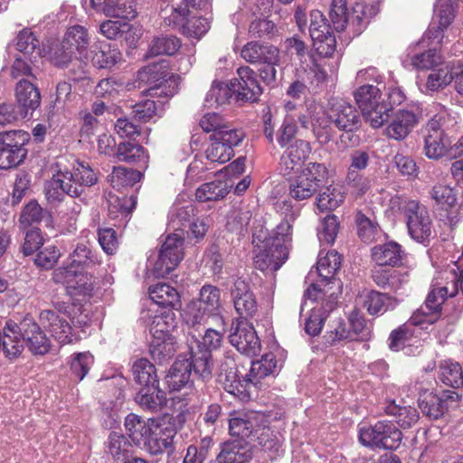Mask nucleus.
<instances>
[{
  "mask_svg": "<svg viewBox=\"0 0 463 463\" xmlns=\"http://www.w3.org/2000/svg\"><path fill=\"white\" fill-rule=\"evenodd\" d=\"M127 433L133 443L151 455L174 450V438L177 433V420L169 413L145 421L136 414L125 420Z\"/></svg>",
  "mask_w": 463,
  "mask_h": 463,
  "instance_id": "1",
  "label": "nucleus"
},
{
  "mask_svg": "<svg viewBox=\"0 0 463 463\" xmlns=\"http://www.w3.org/2000/svg\"><path fill=\"white\" fill-rule=\"evenodd\" d=\"M294 220V214H291L289 219L283 220L271 232L262 226L255 227L252 245L256 269L272 273L288 260Z\"/></svg>",
  "mask_w": 463,
  "mask_h": 463,
  "instance_id": "2",
  "label": "nucleus"
},
{
  "mask_svg": "<svg viewBox=\"0 0 463 463\" xmlns=\"http://www.w3.org/2000/svg\"><path fill=\"white\" fill-rule=\"evenodd\" d=\"M56 173L44 185L46 200L50 203H60L65 195L87 203L86 190L98 183V173L83 161H74L70 168L61 161L56 163Z\"/></svg>",
  "mask_w": 463,
  "mask_h": 463,
  "instance_id": "3",
  "label": "nucleus"
},
{
  "mask_svg": "<svg viewBox=\"0 0 463 463\" xmlns=\"http://www.w3.org/2000/svg\"><path fill=\"white\" fill-rule=\"evenodd\" d=\"M274 416L273 419H276ZM272 420L270 413L249 410L245 412H234L229 420V431L232 436L241 439L257 441L261 450L268 454L270 460L279 456L281 441L278 433L269 427Z\"/></svg>",
  "mask_w": 463,
  "mask_h": 463,
  "instance_id": "4",
  "label": "nucleus"
},
{
  "mask_svg": "<svg viewBox=\"0 0 463 463\" xmlns=\"http://www.w3.org/2000/svg\"><path fill=\"white\" fill-rule=\"evenodd\" d=\"M354 96L363 117L373 128H381L388 121L391 106L386 103L377 86L364 84L354 91Z\"/></svg>",
  "mask_w": 463,
  "mask_h": 463,
  "instance_id": "5",
  "label": "nucleus"
},
{
  "mask_svg": "<svg viewBox=\"0 0 463 463\" xmlns=\"http://www.w3.org/2000/svg\"><path fill=\"white\" fill-rule=\"evenodd\" d=\"M135 381L142 385L135 396L138 405H165L167 399L158 388L156 368L147 359L136 361L132 366Z\"/></svg>",
  "mask_w": 463,
  "mask_h": 463,
  "instance_id": "6",
  "label": "nucleus"
},
{
  "mask_svg": "<svg viewBox=\"0 0 463 463\" xmlns=\"http://www.w3.org/2000/svg\"><path fill=\"white\" fill-rule=\"evenodd\" d=\"M327 174V168L324 164H307L300 173L288 180V195L296 201L311 198L324 186Z\"/></svg>",
  "mask_w": 463,
  "mask_h": 463,
  "instance_id": "7",
  "label": "nucleus"
},
{
  "mask_svg": "<svg viewBox=\"0 0 463 463\" xmlns=\"http://www.w3.org/2000/svg\"><path fill=\"white\" fill-rule=\"evenodd\" d=\"M359 440L367 448L395 450L402 443V433L392 422L378 420L359 430Z\"/></svg>",
  "mask_w": 463,
  "mask_h": 463,
  "instance_id": "8",
  "label": "nucleus"
},
{
  "mask_svg": "<svg viewBox=\"0 0 463 463\" xmlns=\"http://www.w3.org/2000/svg\"><path fill=\"white\" fill-rule=\"evenodd\" d=\"M173 74L168 71V65L165 61L156 63H150L137 73L138 88L149 86L146 90L150 97H173L176 93L175 87L165 86L171 80Z\"/></svg>",
  "mask_w": 463,
  "mask_h": 463,
  "instance_id": "9",
  "label": "nucleus"
},
{
  "mask_svg": "<svg viewBox=\"0 0 463 463\" xmlns=\"http://www.w3.org/2000/svg\"><path fill=\"white\" fill-rule=\"evenodd\" d=\"M29 140V133L23 130L0 133V169L16 167L24 162Z\"/></svg>",
  "mask_w": 463,
  "mask_h": 463,
  "instance_id": "10",
  "label": "nucleus"
},
{
  "mask_svg": "<svg viewBox=\"0 0 463 463\" xmlns=\"http://www.w3.org/2000/svg\"><path fill=\"white\" fill-rule=\"evenodd\" d=\"M184 238L178 233L167 235L159 250L153 272L156 277L169 275L184 258Z\"/></svg>",
  "mask_w": 463,
  "mask_h": 463,
  "instance_id": "11",
  "label": "nucleus"
},
{
  "mask_svg": "<svg viewBox=\"0 0 463 463\" xmlns=\"http://www.w3.org/2000/svg\"><path fill=\"white\" fill-rule=\"evenodd\" d=\"M164 22L168 26L177 28L182 34L194 38L202 37L210 28L206 18L192 16L188 6L182 5L173 7L171 15L164 17Z\"/></svg>",
  "mask_w": 463,
  "mask_h": 463,
  "instance_id": "12",
  "label": "nucleus"
},
{
  "mask_svg": "<svg viewBox=\"0 0 463 463\" xmlns=\"http://www.w3.org/2000/svg\"><path fill=\"white\" fill-rule=\"evenodd\" d=\"M244 138L241 130L221 131L209 137L210 144L205 150L208 160L224 164L234 155L233 147Z\"/></svg>",
  "mask_w": 463,
  "mask_h": 463,
  "instance_id": "13",
  "label": "nucleus"
},
{
  "mask_svg": "<svg viewBox=\"0 0 463 463\" xmlns=\"http://www.w3.org/2000/svg\"><path fill=\"white\" fill-rule=\"evenodd\" d=\"M404 214L410 235L417 241L425 242L432 234V222L428 209L417 201H409Z\"/></svg>",
  "mask_w": 463,
  "mask_h": 463,
  "instance_id": "14",
  "label": "nucleus"
},
{
  "mask_svg": "<svg viewBox=\"0 0 463 463\" xmlns=\"http://www.w3.org/2000/svg\"><path fill=\"white\" fill-rule=\"evenodd\" d=\"M328 116L339 131L356 132L363 126L361 112L352 104L338 99L328 103Z\"/></svg>",
  "mask_w": 463,
  "mask_h": 463,
  "instance_id": "15",
  "label": "nucleus"
},
{
  "mask_svg": "<svg viewBox=\"0 0 463 463\" xmlns=\"http://www.w3.org/2000/svg\"><path fill=\"white\" fill-rule=\"evenodd\" d=\"M341 267V256L335 250H331L326 256L320 257L317 269L320 277V283L311 284L306 290V297L309 299L317 300L320 294L326 295L329 284L335 282V275Z\"/></svg>",
  "mask_w": 463,
  "mask_h": 463,
  "instance_id": "16",
  "label": "nucleus"
},
{
  "mask_svg": "<svg viewBox=\"0 0 463 463\" xmlns=\"http://www.w3.org/2000/svg\"><path fill=\"white\" fill-rule=\"evenodd\" d=\"M238 78L232 80L236 102H255L262 93L256 71L249 66L237 70Z\"/></svg>",
  "mask_w": 463,
  "mask_h": 463,
  "instance_id": "17",
  "label": "nucleus"
},
{
  "mask_svg": "<svg viewBox=\"0 0 463 463\" xmlns=\"http://www.w3.org/2000/svg\"><path fill=\"white\" fill-rule=\"evenodd\" d=\"M230 343L236 349L248 356L258 355L261 349L260 338L253 326L248 321L238 320L236 326L232 323Z\"/></svg>",
  "mask_w": 463,
  "mask_h": 463,
  "instance_id": "18",
  "label": "nucleus"
},
{
  "mask_svg": "<svg viewBox=\"0 0 463 463\" xmlns=\"http://www.w3.org/2000/svg\"><path fill=\"white\" fill-rule=\"evenodd\" d=\"M449 297L441 291L439 283L432 285L424 305H422L411 317L413 325H432L441 317L442 305Z\"/></svg>",
  "mask_w": 463,
  "mask_h": 463,
  "instance_id": "19",
  "label": "nucleus"
},
{
  "mask_svg": "<svg viewBox=\"0 0 463 463\" xmlns=\"http://www.w3.org/2000/svg\"><path fill=\"white\" fill-rule=\"evenodd\" d=\"M19 328L24 343L32 354L43 355L50 351V339L31 316L27 315L20 321Z\"/></svg>",
  "mask_w": 463,
  "mask_h": 463,
  "instance_id": "20",
  "label": "nucleus"
},
{
  "mask_svg": "<svg viewBox=\"0 0 463 463\" xmlns=\"http://www.w3.org/2000/svg\"><path fill=\"white\" fill-rule=\"evenodd\" d=\"M232 298L236 312L241 320L247 321L258 313L256 297L249 283L242 279H236L232 288Z\"/></svg>",
  "mask_w": 463,
  "mask_h": 463,
  "instance_id": "21",
  "label": "nucleus"
},
{
  "mask_svg": "<svg viewBox=\"0 0 463 463\" xmlns=\"http://www.w3.org/2000/svg\"><path fill=\"white\" fill-rule=\"evenodd\" d=\"M309 142L297 139L284 151L279 161V169L283 175H288L303 165L311 153Z\"/></svg>",
  "mask_w": 463,
  "mask_h": 463,
  "instance_id": "22",
  "label": "nucleus"
},
{
  "mask_svg": "<svg viewBox=\"0 0 463 463\" xmlns=\"http://www.w3.org/2000/svg\"><path fill=\"white\" fill-rule=\"evenodd\" d=\"M424 152L426 156L431 159H439L447 151L449 142L441 129L439 121L430 120L423 129Z\"/></svg>",
  "mask_w": 463,
  "mask_h": 463,
  "instance_id": "23",
  "label": "nucleus"
},
{
  "mask_svg": "<svg viewBox=\"0 0 463 463\" xmlns=\"http://www.w3.org/2000/svg\"><path fill=\"white\" fill-rule=\"evenodd\" d=\"M16 106L28 118L39 108L41 93L37 86L28 79H21L14 88Z\"/></svg>",
  "mask_w": 463,
  "mask_h": 463,
  "instance_id": "24",
  "label": "nucleus"
},
{
  "mask_svg": "<svg viewBox=\"0 0 463 463\" xmlns=\"http://www.w3.org/2000/svg\"><path fill=\"white\" fill-rule=\"evenodd\" d=\"M42 326L49 331L51 335L61 345L72 342V328L69 322L61 317L55 311L46 309L39 315Z\"/></svg>",
  "mask_w": 463,
  "mask_h": 463,
  "instance_id": "25",
  "label": "nucleus"
},
{
  "mask_svg": "<svg viewBox=\"0 0 463 463\" xmlns=\"http://www.w3.org/2000/svg\"><path fill=\"white\" fill-rule=\"evenodd\" d=\"M241 56L251 64L270 63L276 58H279V49L269 43L251 41L247 43L241 50Z\"/></svg>",
  "mask_w": 463,
  "mask_h": 463,
  "instance_id": "26",
  "label": "nucleus"
},
{
  "mask_svg": "<svg viewBox=\"0 0 463 463\" xmlns=\"http://www.w3.org/2000/svg\"><path fill=\"white\" fill-rule=\"evenodd\" d=\"M83 270L69 263L60 267L52 272V279L57 284L64 285L68 289L75 290L78 294H84L90 290V286L84 281Z\"/></svg>",
  "mask_w": 463,
  "mask_h": 463,
  "instance_id": "27",
  "label": "nucleus"
},
{
  "mask_svg": "<svg viewBox=\"0 0 463 463\" xmlns=\"http://www.w3.org/2000/svg\"><path fill=\"white\" fill-rule=\"evenodd\" d=\"M408 273L397 269L375 267L372 269L373 281L382 289L390 293H395L408 283Z\"/></svg>",
  "mask_w": 463,
  "mask_h": 463,
  "instance_id": "28",
  "label": "nucleus"
},
{
  "mask_svg": "<svg viewBox=\"0 0 463 463\" xmlns=\"http://www.w3.org/2000/svg\"><path fill=\"white\" fill-rule=\"evenodd\" d=\"M417 123L418 118L415 113L410 110H399L387 126L385 134L389 138L403 140L412 131Z\"/></svg>",
  "mask_w": 463,
  "mask_h": 463,
  "instance_id": "29",
  "label": "nucleus"
},
{
  "mask_svg": "<svg viewBox=\"0 0 463 463\" xmlns=\"http://www.w3.org/2000/svg\"><path fill=\"white\" fill-rule=\"evenodd\" d=\"M404 252L402 246L395 241L379 244L372 249V259L377 267L397 266L402 263Z\"/></svg>",
  "mask_w": 463,
  "mask_h": 463,
  "instance_id": "30",
  "label": "nucleus"
},
{
  "mask_svg": "<svg viewBox=\"0 0 463 463\" xmlns=\"http://www.w3.org/2000/svg\"><path fill=\"white\" fill-rule=\"evenodd\" d=\"M90 5L97 12L107 16L131 20L137 14L134 6L127 5L123 0H90Z\"/></svg>",
  "mask_w": 463,
  "mask_h": 463,
  "instance_id": "31",
  "label": "nucleus"
},
{
  "mask_svg": "<svg viewBox=\"0 0 463 463\" xmlns=\"http://www.w3.org/2000/svg\"><path fill=\"white\" fill-rule=\"evenodd\" d=\"M150 298L159 307L166 309L178 310L181 307L177 290L166 283H158L149 288Z\"/></svg>",
  "mask_w": 463,
  "mask_h": 463,
  "instance_id": "32",
  "label": "nucleus"
},
{
  "mask_svg": "<svg viewBox=\"0 0 463 463\" xmlns=\"http://www.w3.org/2000/svg\"><path fill=\"white\" fill-rule=\"evenodd\" d=\"M191 364L190 359L185 358H178L172 364L165 377L167 385L170 388V394L190 383L192 374Z\"/></svg>",
  "mask_w": 463,
  "mask_h": 463,
  "instance_id": "33",
  "label": "nucleus"
},
{
  "mask_svg": "<svg viewBox=\"0 0 463 463\" xmlns=\"http://www.w3.org/2000/svg\"><path fill=\"white\" fill-rule=\"evenodd\" d=\"M90 44V37L87 29L81 25H74L70 27L63 38L62 48L72 50L80 56L88 58V47Z\"/></svg>",
  "mask_w": 463,
  "mask_h": 463,
  "instance_id": "34",
  "label": "nucleus"
},
{
  "mask_svg": "<svg viewBox=\"0 0 463 463\" xmlns=\"http://www.w3.org/2000/svg\"><path fill=\"white\" fill-rule=\"evenodd\" d=\"M241 440L227 443L217 457L219 463H246L251 458V451Z\"/></svg>",
  "mask_w": 463,
  "mask_h": 463,
  "instance_id": "35",
  "label": "nucleus"
},
{
  "mask_svg": "<svg viewBox=\"0 0 463 463\" xmlns=\"http://www.w3.org/2000/svg\"><path fill=\"white\" fill-rule=\"evenodd\" d=\"M277 367V360L273 354H264L260 360L252 361L245 381L256 385L261 379L274 373Z\"/></svg>",
  "mask_w": 463,
  "mask_h": 463,
  "instance_id": "36",
  "label": "nucleus"
},
{
  "mask_svg": "<svg viewBox=\"0 0 463 463\" xmlns=\"http://www.w3.org/2000/svg\"><path fill=\"white\" fill-rule=\"evenodd\" d=\"M181 47V40L175 35H161L155 37L149 44L146 59L159 55H174Z\"/></svg>",
  "mask_w": 463,
  "mask_h": 463,
  "instance_id": "37",
  "label": "nucleus"
},
{
  "mask_svg": "<svg viewBox=\"0 0 463 463\" xmlns=\"http://www.w3.org/2000/svg\"><path fill=\"white\" fill-rule=\"evenodd\" d=\"M152 337L149 352L156 362L162 364L175 354L176 351L175 336L152 335Z\"/></svg>",
  "mask_w": 463,
  "mask_h": 463,
  "instance_id": "38",
  "label": "nucleus"
},
{
  "mask_svg": "<svg viewBox=\"0 0 463 463\" xmlns=\"http://www.w3.org/2000/svg\"><path fill=\"white\" fill-rule=\"evenodd\" d=\"M177 325L175 312L166 309L155 316L150 326V333L152 335L174 336L173 333L176 330Z\"/></svg>",
  "mask_w": 463,
  "mask_h": 463,
  "instance_id": "39",
  "label": "nucleus"
},
{
  "mask_svg": "<svg viewBox=\"0 0 463 463\" xmlns=\"http://www.w3.org/2000/svg\"><path fill=\"white\" fill-rule=\"evenodd\" d=\"M232 99H235L232 81L214 80L205 96V103L208 107H217L229 103Z\"/></svg>",
  "mask_w": 463,
  "mask_h": 463,
  "instance_id": "40",
  "label": "nucleus"
},
{
  "mask_svg": "<svg viewBox=\"0 0 463 463\" xmlns=\"http://www.w3.org/2000/svg\"><path fill=\"white\" fill-rule=\"evenodd\" d=\"M70 263L76 268L84 270L94 267L99 263V260L95 252L92 251L88 241L78 242L73 251L69 257Z\"/></svg>",
  "mask_w": 463,
  "mask_h": 463,
  "instance_id": "41",
  "label": "nucleus"
},
{
  "mask_svg": "<svg viewBox=\"0 0 463 463\" xmlns=\"http://www.w3.org/2000/svg\"><path fill=\"white\" fill-rule=\"evenodd\" d=\"M116 158L118 162L146 165L147 156L142 146L133 142H121L118 146Z\"/></svg>",
  "mask_w": 463,
  "mask_h": 463,
  "instance_id": "42",
  "label": "nucleus"
},
{
  "mask_svg": "<svg viewBox=\"0 0 463 463\" xmlns=\"http://www.w3.org/2000/svg\"><path fill=\"white\" fill-rule=\"evenodd\" d=\"M119 50L109 43H101L91 58L92 64L99 69H109L121 61Z\"/></svg>",
  "mask_w": 463,
  "mask_h": 463,
  "instance_id": "43",
  "label": "nucleus"
},
{
  "mask_svg": "<svg viewBox=\"0 0 463 463\" xmlns=\"http://www.w3.org/2000/svg\"><path fill=\"white\" fill-rule=\"evenodd\" d=\"M439 378L444 384L452 388L463 385V371L458 363L451 360L442 361L439 365Z\"/></svg>",
  "mask_w": 463,
  "mask_h": 463,
  "instance_id": "44",
  "label": "nucleus"
},
{
  "mask_svg": "<svg viewBox=\"0 0 463 463\" xmlns=\"http://www.w3.org/2000/svg\"><path fill=\"white\" fill-rule=\"evenodd\" d=\"M195 212L193 203H175L170 211V223L174 229L183 230L195 217Z\"/></svg>",
  "mask_w": 463,
  "mask_h": 463,
  "instance_id": "45",
  "label": "nucleus"
},
{
  "mask_svg": "<svg viewBox=\"0 0 463 463\" xmlns=\"http://www.w3.org/2000/svg\"><path fill=\"white\" fill-rule=\"evenodd\" d=\"M107 449L115 460L126 461L130 456L132 445L123 434L111 432L108 439Z\"/></svg>",
  "mask_w": 463,
  "mask_h": 463,
  "instance_id": "46",
  "label": "nucleus"
},
{
  "mask_svg": "<svg viewBox=\"0 0 463 463\" xmlns=\"http://www.w3.org/2000/svg\"><path fill=\"white\" fill-rule=\"evenodd\" d=\"M252 213L248 205L232 208L227 216V228L232 232L241 234L249 225Z\"/></svg>",
  "mask_w": 463,
  "mask_h": 463,
  "instance_id": "47",
  "label": "nucleus"
},
{
  "mask_svg": "<svg viewBox=\"0 0 463 463\" xmlns=\"http://www.w3.org/2000/svg\"><path fill=\"white\" fill-rule=\"evenodd\" d=\"M47 214L48 212L35 199L30 200L21 211L19 224L22 228L27 229L34 224H39Z\"/></svg>",
  "mask_w": 463,
  "mask_h": 463,
  "instance_id": "48",
  "label": "nucleus"
},
{
  "mask_svg": "<svg viewBox=\"0 0 463 463\" xmlns=\"http://www.w3.org/2000/svg\"><path fill=\"white\" fill-rule=\"evenodd\" d=\"M394 300V298L388 293L371 290L364 297V307L371 316H375L380 313H384Z\"/></svg>",
  "mask_w": 463,
  "mask_h": 463,
  "instance_id": "49",
  "label": "nucleus"
},
{
  "mask_svg": "<svg viewBox=\"0 0 463 463\" xmlns=\"http://www.w3.org/2000/svg\"><path fill=\"white\" fill-rule=\"evenodd\" d=\"M345 200V194L340 188L335 185H328L318 194L317 206L321 212L334 211Z\"/></svg>",
  "mask_w": 463,
  "mask_h": 463,
  "instance_id": "50",
  "label": "nucleus"
},
{
  "mask_svg": "<svg viewBox=\"0 0 463 463\" xmlns=\"http://www.w3.org/2000/svg\"><path fill=\"white\" fill-rule=\"evenodd\" d=\"M194 300L214 317L220 315L221 291L217 287L204 285L200 290L199 298Z\"/></svg>",
  "mask_w": 463,
  "mask_h": 463,
  "instance_id": "51",
  "label": "nucleus"
},
{
  "mask_svg": "<svg viewBox=\"0 0 463 463\" xmlns=\"http://www.w3.org/2000/svg\"><path fill=\"white\" fill-rule=\"evenodd\" d=\"M211 317L214 316L211 312L206 311V309L194 299L187 304L183 313L185 324L189 327L195 329L203 326Z\"/></svg>",
  "mask_w": 463,
  "mask_h": 463,
  "instance_id": "52",
  "label": "nucleus"
},
{
  "mask_svg": "<svg viewBox=\"0 0 463 463\" xmlns=\"http://www.w3.org/2000/svg\"><path fill=\"white\" fill-rule=\"evenodd\" d=\"M453 80V70L449 65L442 64L434 67L427 79L426 87L431 91L438 90L448 86Z\"/></svg>",
  "mask_w": 463,
  "mask_h": 463,
  "instance_id": "53",
  "label": "nucleus"
},
{
  "mask_svg": "<svg viewBox=\"0 0 463 463\" xmlns=\"http://www.w3.org/2000/svg\"><path fill=\"white\" fill-rule=\"evenodd\" d=\"M109 182L113 187L132 186L139 182L142 174L138 170L124 166H115L110 174Z\"/></svg>",
  "mask_w": 463,
  "mask_h": 463,
  "instance_id": "54",
  "label": "nucleus"
},
{
  "mask_svg": "<svg viewBox=\"0 0 463 463\" xmlns=\"http://www.w3.org/2000/svg\"><path fill=\"white\" fill-rule=\"evenodd\" d=\"M213 355L209 350H200L193 354L190 360L191 370L194 369V374L199 375L203 381L212 377Z\"/></svg>",
  "mask_w": 463,
  "mask_h": 463,
  "instance_id": "55",
  "label": "nucleus"
},
{
  "mask_svg": "<svg viewBox=\"0 0 463 463\" xmlns=\"http://www.w3.org/2000/svg\"><path fill=\"white\" fill-rule=\"evenodd\" d=\"M228 194L226 184L222 181H214L202 184L195 192V197L200 202L217 201Z\"/></svg>",
  "mask_w": 463,
  "mask_h": 463,
  "instance_id": "56",
  "label": "nucleus"
},
{
  "mask_svg": "<svg viewBox=\"0 0 463 463\" xmlns=\"http://www.w3.org/2000/svg\"><path fill=\"white\" fill-rule=\"evenodd\" d=\"M242 374L239 371L235 358L232 355L225 354L221 360L218 369V381L222 386L235 383Z\"/></svg>",
  "mask_w": 463,
  "mask_h": 463,
  "instance_id": "57",
  "label": "nucleus"
},
{
  "mask_svg": "<svg viewBox=\"0 0 463 463\" xmlns=\"http://www.w3.org/2000/svg\"><path fill=\"white\" fill-rule=\"evenodd\" d=\"M40 42L31 31V29L22 30L16 38V49L22 52L24 56L33 55L34 59L40 57L41 50L39 48Z\"/></svg>",
  "mask_w": 463,
  "mask_h": 463,
  "instance_id": "58",
  "label": "nucleus"
},
{
  "mask_svg": "<svg viewBox=\"0 0 463 463\" xmlns=\"http://www.w3.org/2000/svg\"><path fill=\"white\" fill-rule=\"evenodd\" d=\"M94 363V357L90 352L74 354L71 361V376L76 382H80L89 373Z\"/></svg>",
  "mask_w": 463,
  "mask_h": 463,
  "instance_id": "59",
  "label": "nucleus"
},
{
  "mask_svg": "<svg viewBox=\"0 0 463 463\" xmlns=\"http://www.w3.org/2000/svg\"><path fill=\"white\" fill-rule=\"evenodd\" d=\"M331 124L333 123L329 119L328 109L326 111L323 110L322 113L311 123L312 131L317 142L321 145L327 144L333 137L334 131Z\"/></svg>",
  "mask_w": 463,
  "mask_h": 463,
  "instance_id": "60",
  "label": "nucleus"
},
{
  "mask_svg": "<svg viewBox=\"0 0 463 463\" xmlns=\"http://www.w3.org/2000/svg\"><path fill=\"white\" fill-rule=\"evenodd\" d=\"M385 412L393 416L395 421L403 429L411 427L420 418L416 407H386Z\"/></svg>",
  "mask_w": 463,
  "mask_h": 463,
  "instance_id": "61",
  "label": "nucleus"
},
{
  "mask_svg": "<svg viewBox=\"0 0 463 463\" xmlns=\"http://www.w3.org/2000/svg\"><path fill=\"white\" fill-rule=\"evenodd\" d=\"M249 33L252 38L271 40L277 35L278 29L272 21L256 18L249 26Z\"/></svg>",
  "mask_w": 463,
  "mask_h": 463,
  "instance_id": "62",
  "label": "nucleus"
},
{
  "mask_svg": "<svg viewBox=\"0 0 463 463\" xmlns=\"http://www.w3.org/2000/svg\"><path fill=\"white\" fill-rule=\"evenodd\" d=\"M429 194L435 203L442 208L454 206L457 203V194L454 189L445 184L433 185Z\"/></svg>",
  "mask_w": 463,
  "mask_h": 463,
  "instance_id": "63",
  "label": "nucleus"
},
{
  "mask_svg": "<svg viewBox=\"0 0 463 463\" xmlns=\"http://www.w3.org/2000/svg\"><path fill=\"white\" fill-rule=\"evenodd\" d=\"M351 335H354V339L358 341H368L372 337V328L367 324L365 318L356 310H354L349 316Z\"/></svg>",
  "mask_w": 463,
  "mask_h": 463,
  "instance_id": "64",
  "label": "nucleus"
}]
</instances>
